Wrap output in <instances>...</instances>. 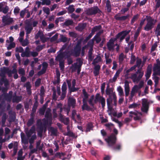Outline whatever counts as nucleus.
Wrapping results in <instances>:
<instances>
[{
    "label": "nucleus",
    "instance_id": "56",
    "mask_svg": "<svg viewBox=\"0 0 160 160\" xmlns=\"http://www.w3.org/2000/svg\"><path fill=\"white\" fill-rule=\"evenodd\" d=\"M5 74L7 73L9 77H11L12 76V74L11 70H10L9 68L5 67Z\"/></svg>",
    "mask_w": 160,
    "mask_h": 160
},
{
    "label": "nucleus",
    "instance_id": "1",
    "mask_svg": "<svg viewBox=\"0 0 160 160\" xmlns=\"http://www.w3.org/2000/svg\"><path fill=\"white\" fill-rule=\"evenodd\" d=\"M66 51L69 58L71 56L76 57L79 56L81 52V46L80 43L78 42L73 49H70L68 48Z\"/></svg>",
    "mask_w": 160,
    "mask_h": 160
},
{
    "label": "nucleus",
    "instance_id": "18",
    "mask_svg": "<svg viewBox=\"0 0 160 160\" xmlns=\"http://www.w3.org/2000/svg\"><path fill=\"white\" fill-rule=\"evenodd\" d=\"M156 62L153 68V70L156 74L160 73V61L158 59L156 60Z\"/></svg>",
    "mask_w": 160,
    "mask_h": 160
},
{
    "label": "nucleus",
    "instance_id": "45",
    "mask_svg": "<svg viewBox=\"0 0 160 160\" xmlns=\"http://www.w3.org/2000/svg\"><path fill=\"white\" fill-rule=\"evenodd\" d=\"M93 126L92 123H89L87 125V128L86 130V132H90L91 130H92Z\"/></svg>",
    "mask_w": 160,
    "mask_h": 160
},
{
    "label": "nucleus",
    "instance_id": "5",
    "mask_svg": "<svg viewBox=\"0 0 160 160\" xmlns=\"http://www.w3.org/2000/svg\"><path fill=\"white\" fill-rule=\"evenodd\" d=\"M147 23L144 27V30L146 31L151 30L154 27L156 20L152 18L151 17L146 16Z\"/></svg>",
    "mask_w": 160,
    "mask_h": 160
},
{
    "label": "nucleus",
    "instance_id": "54",
    "mask_svg": "<svg viewBox=\"0 0 160 160\" xmlns=\"http://www.w3.org/2000/svg\"><path fill=\"white\" fill-rule=\"evenodd\" d=\"M124 58V56L123 53H121L119 55V61L120 64L122 62Z\"/></svg>",
    "mask_w": 160,
    "mask_h": 160
},
{
    "label": "nucleus",
    "instance_id": "17",
    "mask_svg": "<svg viewBox=\"0 0 160 160\" xmlns=\"http://www.w3.org/2000/svg\"><path fill=\"white\" fill-rule=\"evenodd\" d=\"M25 29L26 32V34L27 36L29 34L33 29V27L30 24L29 21H27L26 22V25L25 27Z\"/></svg>",
    "mask_w": 160,
    "mask_h": 160
},
{
    "label": "nucleus",
    "instance_id": "44",
    "mask_svg": "<svg viewBox=\"0 0 160 160\" xmlns=\"http://www.w3.org/2000/svg\"><path fill=\"white\" fill-rule=\"evenodd\" d=\"M43 34V32L40 31H39L35 35L34 38L35 39H37L39 38H40Z\"/></svg>",
    "mask_w": 160,
    "mask_h": 160
},
{
    "label": "nucleus",
    "instance_id": "15",
    "mask_svg": "<svg viewBox=\"0 0 160 160\" xmlns=\"http://www.w3.org/2000/svg\"><path fill=\"white\" fill-rule=\"evenodd\" d=\"M67 83L68 88L71 89L72 92H74L78 90V89L75 87L76 84V80L75 79H73L72 81V85L71 81L70 80H67Z\"/></svg>",
    "mask_w": 160,
    "mask_h": 160
},
{
    "label": "nucleus",
    "instance_id": "51",
    "mask_svg": "<svg viewBox=\"0 0 160 160\" xmlns=\"http://www.w3.org/2000/svg\"><path fill=\"white\" fill-rule=\"evenodd\" d=\"M9 10V8L7 5H5V7H3L2 10L0 12H2L4 14L7 13Z\"/></svg>",
    "mask_w": 160,
    "mask_h": 160
},
{
    "label": "nucleus",
    "instance_id": "20",
    "mask_svg": "<svg viewBox=\"0 0 160 160\" xmlns=\"http://www.w3.org/2000/svg\"><path fill=\"white\" fill-rule=\"evenodd\" d=\"M114 40L112 39L110 40L109 42L107 44V46L108 49L109 51H113L114 49V47L115 44H114Z\"/></svg>",
    "mask_w": 160,
    "mask_h": 160
},
{
    "label": "nucleus",
    "instance_id": "7",
    "mask_svg": "<svg viewBox=\"0 0 160 160\" xmlns=\"http://www.w3.org/2000/svg\"><path fill=\"white\" fill-rule=\"evenodd\" d=\"M149 108V102L146 99H142L141 111L143 113L148 114Z\"/></svg>",
    "mask_w": 160,
    "mask_h": 160
},
{
    "label": "nucleus",
    "instance_id": "6",
    "mask_svg": "<svg viewBox=\"0 0 160 160\" xmlns=\"http://www.w3.org/2000/svg\"><path fill=\"white\" fill-rule=\"evenodd\" d=\"M51 110L49 108L46 109L45 117L47 119L44 118L41 121V124L42 126H44L49 123L52 120V114L51 112Z\"/></svg>",
    "mask_w": 160,
    "mask_h": 160
},
{
    "label": "nucleus",
    "instance_id": "29",
    "mask_svg": "<svg viewBox=\"0 0 160 160\" xmlns=\"http://www.w3.org/2000/svg\"><path fill=\"white\" fill-rule=\"evenodd\" d=\"M35 130V127L34 126H33L29 131H27L26 132V134L28 138H30L31 135L34 133Z\"/></svg>",
    "mask_w": 160,
    "mask_h": 160
},
{
    "label": "nucleus",
    "instance_id": "14",
    "mask_svg": "<svg viewBox=\"0 0 160 160\" xmlns=\"http://www.w3.org/2000/svg\"><path fill=\"white\" fill-rule=\"evenodd\" d=\"M130 30L124 31L119 33L117 35L116 39L120 38V41L122 42L125 37L130 32Z\"/></svg>",
    "mask_w": 160,
    "mask_h": 160
},
{
    "label": "nucleus",
    "instance_id": "2",
    "mask_svg": "<svg viewBox=\"0 0 160 160\" xmlns=\"http://www.w3.org/2000/svg\"><path fill=\"white\" fill-rule=\"evenodd\" d=\"M144 82L143 80L140 81L138 85H135L132 88L131 91L130 96L129 97V100L132 101L133 98L136 94L138 93L141 89L144 86Z\"/></svg>",
    "mask_w": 160,
    "mask_h": 160
},
{
    "label": "nucleus",
    "instance_id": "11",
    "mask_svg": "<svg viewBox=\"0 0 160 160\" xmlns=\"http://www.w3.org/2000/svg\"><path fill=\"white\" fill-rule=\"evenodd\" d=\"M14 22L13 19L6 15L2 17V22L4 25H9Z\"/></svg>",
    "mask_w": 160,
    "mask_h": 160
},
{
    "label": "nucleus",
    "instance_id": "48",
    "mask_svg": "<svg viewBox=\"0 0 160 160\" xmlns=\"http://www.w3.org/2000/svg\"><path fill=\"white\" fill-rule=\"evenodd\" d=\"M66 135L73 138H76L77 137V136L70 131H68Z\"/></svg>",
    "mask_w": 160,
    "mask_h": 160
},
{
    "label": "nucleus",
    "instance_id": "52",
    "mask_svg": "<svg viewBox=\"0 0 160 160\" xmlns=\"http://www.w3.org/2000/svg\"><path fill=\"white\" fill-rule=\"evenodd\" d=\"M20 11V8L18 7L17 6L14 8L13 11V12L15 15H17L19 13Z\"/></svg>",
    "mask_w": 160,
    "mask_h": 160
},
{
    "label": "nucleus",
    "instance_id": "3",
    "mask_svg": "<svg viewBox=\"0 0 160 160\" xmlns=\"http://www.w3.org/2000/svg\"><path fill=\"white\" fill-rule=\"evenodd\" d=\"M143 75V71L138 69L135 73L131 74V79L133 82L138 83L140 81Z\"/></svg>",
    "mask_w": 160,
    "mask_h": 160
},
{
    "label": "nucleus",
    "instance_id": "10",
    "mask_svg": "<svg viewBox=\"0 0 160 160\" xmlns=\"http://www.w3.org/2000/svg\"><path fill=\"white\" fill-rule=\"evenodd\" d=\"M129 116L132 118L133 117L135 120H140L141 116L142 115V113L141 112H138L137 111H130L129 112Z\"/></svg>",
    "mask_w": 160,
    "mask_h": 160
},
{
    "label": "nucleus",
    "instance_id": "60",
    "mask_svg": "<svg viewBox=\"0 0 160 160\" xmlns=\"http://www.w3.org/2000/svg\"><path fill=\"white\" fill-rule=\"evenodd\" d=\"M77 66H79V67H81L82 64V60L80 58H78L77 59Z\"/></svg>",
    "mask_w": 160,
    "mask_h": 160
},
{
    "label": "nucleus",
    "instance_id": "43",
    "mask_svg": "<svg viewBox=\"0 0 160 160\" xmlns=\"http://www.w3.org/2000/svg\"><path fill=\"white\" fill-rule=\"evenodd\" d=\"M117 90L118 92V95L120 96H123L124 93L123 90L121 86H119L118 87Z\"/></svg>",
    "mask_w": 160,
    "mask_h": 160
},
{
    "label": "nucleus",
    "instance_id": "46",
    "mask_svg": "<svg viewBox=\"0 0 160 160\" xmlns=\"http://www.w3.org/2000/svg\"><path fill=\"white\" fill-rule=\"evenodd\" d=\"M105 58L106 60V62L107 64H108L112 62V60L109 58V55H107L106 54H105Z\"/></svg>",
    "mask_w": 160,
    "mask_h": 160
},
{
    "label": "nucleus",
    "instance_id": "32",
    "mask_svg": "<svg viewBox=\"0 0 160 160\" xmlns=\"http://www.w3.org/2000/svg\"><path fill=\"white\" fill-rule=\"evenodd\" d=\"M100 68V66L99 65H95L93 71V73L95 76H96L99 74Z\"/></svg>",
    "mask_w": 160,
    "mask_h": 160
},
{
    "label": "nucleus",
    "instance_id": "25",
    "mask_svg": "<svg viewBox=\"0 0 160 160\" xmlns=\"http://www.w3.org/2000/svg\"><path fill=\"white\" fill-rule=\"evenodd\" d=\"M42 67L41 71L38 72V75H41L45 73L47 68L48 64L46 62H44L42 64Z\"/></svg>",
    "mask_w": 160,
    "mask_h": 160
},
{
    "label": "nucleus",
    "instance_id": "12",
    "mask_svg": "<svg viewBox=\"0 0 160 160\" xmlns=\"http://www.w3.org/2000/svg\"><path fill=\"white\" fill-rule=\"evenodd\" d=\"M67 55V53L66 51L63 52H60L56 57V60L57 61H59V62L64 61V58H69Z\"/></svg>",
    "mask_w": 160,
    "mask_h": 160
},
{
    "label": "nucleus",
    "instance_id": "57",
    "mask_svg": "<svg viewBox=\"0 0 160 160\" xmlns=\"http://www.w3.org/2000/svg\"><path fill=\"white\" fill-rule=\"evenodd\" d=\"M94 43V40L93 39L90 40L88 43L87 45L86 46L88 47H90V48H93Z\"/></svg>",
    "mask_w": 160,
    "mask_h": 160
},
{
    "label": "nucleus",
    "instance_id": "34",
    "mask_svg": "<svg viewBox=\"0 0 160 160\" xmlns=\"http://www.w3.org/2000/svg\"><path fill=\"white\" fill-rule=\"evenodd\" d=\"M139 14H137L133 16L131 21V23L132 25H133L134 22L137 21L139 18Z\"/></svg>",
    "mask_w": 160,
    "mask_h": 160
},
{
    "label": "nucleus",
    "instance_id": "64",
    "mask_svg": "<svg viewBox=\"0 0 160 160\" xmlns=\"http://www.w3.org/2000/svg\"><path fill=\"white\" fill-rule=\"evenodd\" d=\"M46 108V107L44 106L42 108L40 109L39 113L41 115H44V112L45 111Z\"/></svg>",
    "mask_w": 160,
    "mask_h": 160
},
{
    "label": "nucleus",
    "instance_id": "55",
    "mask_svg": "<svg viewBox=\"0 0 160 160\" xmlns=\"http://www.w3.org/2000/svg\"><path fill=\"white\" fill-rule=\"evenodd\" d=\"M67 90V84L66 82H63L62 87V92H66Z\"/></svg>",
    "mask_w": 160,
    "mask_h": 160
},
{
    "label": "nucleus",
    "instance_id": "21",
    "mask_svg": "<svg viewBox=\"0 0 160 160\" xmlns=\"http://www.w3.org/2000/svg\"><path fill=\"white\" fill-rule=\"evenodd\" d=\"M124 89L125 95L126 97H127L128 96L130 92L129 84L128 82L127 81H126L124 82Z\"/></svg>",
    "mask_w": 160,
    "mask_h": 160
},
{
    "label": "nucleus",
    "instance_id": "27",
    "mask_svg": "<svg viewBox=\"0 0 160 160\" xmlns=\"http://www.w3.org/2000/svg\"><path fill=\"white\" fill-rule=\"evenodd\" d=\"M12 93L13 92L10 91L9 92L8 94L3 93L2 96H4L5 98L8 101H10L12 98Z\"/></svg>",
    "mask_w": 160,
    "mask_h": 160
},
{
    "label": "nucleus",
    "instance_id": "41",
    "mask_svg": "<svg viewBox=\"0 0 160 160\" xmlns=\"http://www.w3.org/2000/svg\"><path fill=\"white\" fill-rule=\"evenodd\" d=\"M101 28V25H98L94 27L92 30V33L94 34V32L96 31L100 30Z\"/></svg>",
    "mask_w": 160,
    "mask_h": 160
},
{
    "label": "nucleus",
    "instance_id": "22",
    "mask_svg": "<svg viewBox=\"0 0 160 160\" xmlns=\"http://www.w3.org/2000/svg\"><path fill=\"white\" fill-rule=\"evenodd\" d=\"M68 105L72 108H74L76 106V100L72 98H69L68 100Z\"/></svg>",
    "mask_w": 160,
    "mask_h": 160
},
{
    "label": "nucleus",
    "instance_id": "47",
    "mask_svg": "<svg viewBox=\"0 0 160 160\" xmlns=\"http://www.w3.org/2000/svg\"><path fill=\"white\" fill-rule=\"evenodd\" d=\"M27 11V9H26V8H25L20 12V16L21 18H24L25 15Z\"/></svg>",
    "mask_w": 160,
    "mask_h": 160
},
{
    "label": "nucleus",
    "instance_id": "61",
    "mask_svg": "<svg viewBox=\"0 0 160 160\" xmlns=\"http://www.w3.org/2000/svg\"><path fill=\"white\" fill-rule=\"evenodd\" d=\"M8 116L5 113H3L2 117V122L3 124L5 123L6 119L8 118Z\"/></svg>",
    "mask_w": 160,
    "mask_h": 160
},
{
    "label": "nucleus",
    "instance_id": "9",
    "mask_svg": "<svg viewBox=\"0 0 160 160\" xmlns=\"http://www.w3.org/2000/svg\"><path fill=\"white\" fill-rule=\"evenodd\" d=\"M100 10L97 6L91 7L88 9L86 11V14L88 15H95L99 12Z\"/></svg>",
    "mask_w": 160,
    "mask_h": 160
},
{
    "label": "nucleus",
    "instance_id": "24",
    "mask_svg": "<svg viewBox=\"0 0 160 160\" xmlns=\"http://www.w3.org/2000/svg\"><path fill=\"white\" fill-rule=\"evenodd\" d=\"M6 46L7 48V49L8 50H10L12 48H15L16 46V44L14 42H12V43H10L8 40H7L6 41Z\"/></svg>",
    "mask_w": 160,
    "mask_h": 160
},
{
    "label": "nucleus",
    "instance_id": "19",
    "mask_svg": "<svg viewBox=\"0 0 160 160\" xmlns=\"http://www.w3.org/2000/svg\"><path fill=\"white\" fill-rule=\"evenodd\" d=\"M122 68H120L118 69L116 72L113 77L109 79V82L110 83H113L115 82L116 81L117 78L119 76V75L122 71Z\"/></svg>",
    "mask_w": 160,
    "mask_h": 160
},
{
    "label": "nucleus",
    "instance_id": "23",
    "mask_svg": "<svg viewBox=\"0 0 160 160\" xmlns=\"http://www.w3.org/2000/svg\"><path fill=\"white\" fill-rule=\"evenodd\" d=\"M59 120L60 121L63 122L66 125H67L69 123V120L68 118H64L63 116L61 114L59 113Z\"/></svg>",
    "mask_w": 160,
    "mask_h": 160
},
{
    "label": "nucleus",
    "instance_id": "59",
    "mask_svg": "<svg viewBox=\"0 0 160 160\" xmlns=\"http://www.w3.org/2000/svg\"><path fill=\"white\" fill-rule=\"evenodd\" d=\"M36 138V136L35 134L32 135L29 140V142L30 143L32 144L34 142V141Z\"/></svg>",
    "mask_w": 160,
    "mask_h": 160
},
{
    "label": "nucleus",
    "instance_id": "40",
    "mask_svg": "<svg viewBox=\"0 0 160 160\" xmlns=\"http://www.w3.org/2000/svg\"><path fill=\"white\" fill-rule=\"evenodd\" d=\"M155 34L157 36L160 35V23H158L155 31Z\"/></svg>",
    "mask_w": 160,
    "mask_h": 160
},
{
    "label": "nucleus",
    "instance_id": "49",
    "mask_svg": "<svg viewBox=\"0 0 160 160\" xmlns=\"http://www.w3.org/2000/svg\"><path fill=\"white\" fill-rule=\"evenodd\" d=\"M40 39L43 43H45L49 39V38H48L46 37L43 33L40 38Z\"/></svg>",
    "mask_w": 160,
    "mask_h": 160
},
{
    "label": "nucleus",
    "instance_id": "8",
    "mask_svg": "<svg viewBox=\"0 0 160 160\" xmlns=\"http://www.w3.org/2000/svg\"><path fill=\"white\" fill-rule=\"evenodd\" d=\"M94 101L95 103L98 102H99L101 103L102 108H104L105 105V99L103 97L100 96L99 93L96 94Z\"/></svg>",
    "mask_w": 160,
    "mask_h": 160
},
{
    "label": "nucleus",
    "instance_id": "30",
    "mask_svg": "<svg viewBox=\"0 0 160 160\" xmlns=\"http://www.w3.org/2000/svg\"><path fill=\"white\" fill-rule=\"evenodd\" d=\"M8 114L9 115V117L10 118V122H12L14 121L15 118V112H13L12 111H10Z\"/></svg>",
    "mask_w": 160,
    "mask_h": 160
},
{
    "label": "nucleus",
    "instance_id": "42",
    "mask_svg": "<svg viewBox=\"0 0 160 160\" xmlns=\"http://www.w3.org/2000/svg\"><path fill=\"white\" fill-rule=\"evenodd\" d=\"M22 149H21L18 152V156L17 158L18 160H22L23 159V158L22 156Z\"/></svg>",
    "mask_w": 160,
    "mask_h": 160
},
{
    "label": "nucleus",
    "instance_id": "33",
    "mask_svg": "<svg viewBox=\"0 0 160 160\" xmlns=\"http://www.w3.org/2000/svg\"><path fill=\"white\" fill-rule=\"evenodd\" d=\"M86 25V24L85 23H79L75 28L78 31H81L85 28Z\"/></svg>",
    "mask_w": 160,
    "mask_h": 160
},
{
    "label": "nucleus",
    "instance_id": "31",
    "mask_svg": "<svg viewBox=\"0 0 160 160\" xmlns=\"http://www.w3.org/2000/svg\"><path fill=\"white\" fill-rule=\"evenodd\" d=\"M49 131L51 133L52 136H57L58 134V132L57 129L56 128L52 127H50L49 129Z\"/></svg>",
    "mask_w": 160,
    "mask_h": 160
},
{
    "label": "nucleus",
    "instance_id": "13",
    "mask_svg": "<svg viewBox=\"0 0 160 160\" xmlns=\"http://www.w3.org/2000/svg\"><path fill=\"white\" fill-rule=\"evenodd\" d=\"M116 137L113 134L111 135L108 137L107 139H105V140L108 143L109 146H112L115 143Z\"/></svg>",
    "mask_w": 160,
    "mask_h": 160
},
{
    "label": "nucleus",
    "instance_id": "26",
    "mask_svg": "<svg viewBox=\"0 0 160 160\" xmlns=\"http://www.w3.org/2000/svg\"><path fill=\"white\" fill-rule=\"evenodd\" d=\"M22 98V96H17L16 95V93L15 95L12 98V102H13L18 103L21 101Z\"/></svg>",
    "mask_w": 160,
    "mask_h": 160
},
{
    "label": "nucleus",
    "instance_id": "35",
    "mask_svg": "<svg viewBox=\"0 0 160 160\" xmlns=\"http://www.w3.org/2000/svg\"><path fill=\"white\" fill-rule=\"evenodd\" d=\"M106 8L108 12H110L111 10V6L110 2L109 0H107L106 2Z\"/></svg>",
    "mask_w": 160,
    "mask_h": 160
},
{
    "label": "nucleus",
    "instance_id": "37",
    "mask_svg": "<svg viewBox=\"0 0 160 160\" xmlns=\"http://www.w3.org/2000/svg\"><path fill=\"white\" fill-rule=\"evenodd\" d=\"M5 67H3L0 68V77L4 78L5 74Z\"/></svg>",
    "mask_w": 160,
    "mask_h": 160
},
{
    "label": "nucleus",
    "instance_id": "39",
    "mask_svg": "<svg viewBox=\"0 0 160 160\" xmlns=\"http://www.w3.org/2000/svg\"><path fill=\"white\" fill-rule=\"evenodd\" d=\"M83 94L84 95V98L83 99V102H84L85 101V102L87 101V100L88 98V94L86 92L85 90V89H83L82 90Z\"/></svg>",
    "mask_w": 160,
    "mask_h": 160
},
{
    "label": "nucleus",
    "instance_id": "28",
    "mask_svg": "<svg viewBox=\"0 0 160 160\" xmlns=\"http://www.w3.org/2000/svg\"><path fill=\"white\" fill-rule=\"evenodd\" d=\"M81 67H79V66H77L76 63H74L73 64H72L70 68L72 69V72L74 71L76 69H77V72L79 73L81 71Z\"/></svg>",
    "mask_w": 160,
    "mask_h": 160
},
{
    "label": "nucleus",
    "instance_id": "16",
    "mask_svg": "<svg viewBox=\"0 0 160 160\" xmlns=\"http://www.w3.org/2000/svg\"><path fill=\"white\" fill-rule=\"evenodd\" d=\"M113 101H107V104L108 105V110L107 111L108 114L109 115H111L112 114L113 115V109L112 107V105L114 106L113 103L112 104Z\"/></svg>",
    "mask_w": 160,
    "mask_h": 160
},
{
    "label": "nucleus",
    "instance_id": "63",
    "mask_svg": "<svg viewBox=\"0 0 160 160\" xmlns=\"http://www.w3.org/2000/svg\"><path fill=\"white\" fill-rule=\"evenodd\" d=\"M34 122V118H31L28 121L27 125L28 127H30L33 124Z\"/></svg>",
    "mask_w": 160,
    "mask_h": 160
},
{
    "label": "nucleus",
    "instance_id": "50",
    "mask_svg": "<svg viewBox=\"0 0 160 160\" xmlns=\"http://www.w3.org/2000/svg\"><path fill=\"white\" fill-rule=\"evenodd\" d=\"M154 80L155 82V86L156 87L158 84L159 80V77L155 75L152 78Z\"/></svg>",
    "mask_w": 160,
    "mask_h": 160
},
{
    "label": "nucleus",
    "instance_id": "38",
    "mask_svg": "<svg viewBox=\"0 0 160 160\" xmlns=\"http://www.w3.org/2000/svg\"><path fill=\"white\" fill-rule=\"evenodd\" d=\"M29 51H25L23 52L21 54V56L22 57H30V53Z\"/></svg>",
    "mask_w": 160,
    "mask_h": 160
},
{
    "label": "nucleus",
    "instance_id": "53",
    "mask_svg": "<svg viewBox=\"0 0 160 160\" xmlns=\"http://www.w3.org/2000/svg\"><path fill=\"white\" fill-rule=\"evenodd\" d=\"M74 5H70L68 8V12L69 13H72L75 10V9L74 8Z\"/></svg>",
    "mask_w": 160,
    "mask_h": 160
},
{
    "label": "nucleus",
    "instance_id": "4",
    "mask_svg": "<svg viewBox=\"0 0 160 160\" xmlns=\"http://www.w3.org/2000/svg\"><path fill=\"white\" fill-rule=\"evenodd\" d=\"M106 93L109 96V98L107 99V101H113V105L115 106L117 105V97L115 92L109 88L107 87L106 90Z\"/></svg>",
    "mask_w": 160,
    "mask_h": 160
},
{
    "label": "nucleus",
    "instance_id": "62",
    "mask_svg": "<svg viewBox=\"0 0 160 160\" xmlns=\"http://www.w3.org/2000/svg\"><path fill=\"white\" fill-rule=\"evenodd\" d=\"M86 102H85L83 103V105L82 106V109L83 110H88L89 109V107L88 105L86 103Z\"/></svg>",
    "mask_w": 160,
    "mask_h": 160
},
{
    "label": "nucleus",
    "instance_id": "36",
    "mask_svg": "<svg viewBox=\"0 0 160 160\" xmlns=\"http://www.w3.org/2000/svg\"><path fill=\"white\" fill-rule=\"evenodd\" d=\"M101 60V57L99 56H97L93 60L92 64L95 65L97 63L100 62Z\"/></svg>",
    "mask_w": 160,
    "mask_h": 160
},
{
    "label": "nucleus",
    "instance_id": "58",
    "mask_svg": "<svg viewBox=\"0 0 160 160\" xmlns=\"http://www.w3.org/2000/svg\"><path fill=\"white\" fill-rule=\"evenodd\" d=\"M142 62V60L141 59H138L136 61V64L134 66H135V67H138V68L140 66V65Z\"/></svg>",
    "mask_w": 160,
    "mask_h": 160
}]
</instances>
